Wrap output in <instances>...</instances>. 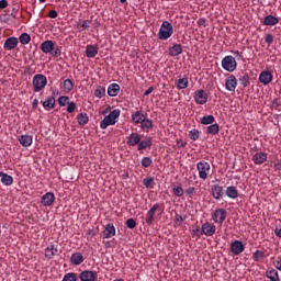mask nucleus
<instances>
[{
    "label": "nucleus",
    "instance_id": "1",
    "mask_svg": "<svg viewBox=\"0 0 281 281\" xmlns=\"http://www.w3.org/2000/svg\"><path fill=\"white\" fill-rule=\"evenodd\" d=\"M120 113H121L120 109L111 111L100 122V128H102V131H105V128H109V126H114V124H117V119L120 117Z\"/></svg>",
    "mask_w": 281,
    "mask_h": 281
},
{
    "label": "nucleus",
    "instance_id": "2",
    "mask_svg": "<svg viewBox=\"0 0 281 281\" xmlns=\"http://www.w3.org/2000/svg\"><path fill=\"white\" fill-rule=\"evenodd\" d=\"M172 34H175L172 24L168 21H164L158 32V38L160 41H168Z\"/></svg>",
    "mask_w": 281,
    "mask_h": 281
},
{
    "label": "nucleus",
    "instance_id": "3",
    "mask_svg": "<svg viewBox=\"0 0 281 281\" xmlns=\"http://www.w3.org/2000/svg\"><path fill=\"white\" fill-rule=\"evenodd\" d=\"M32 85H33V91L35 93H38L43 91L45 87H47V77L43 74H37L33 77Z\"/></svg>",
    "mask_w": 281,
    "mask_h": 281
},
{
    "label": "nucleus",
    "instance_id": "4",
    "mask_svg": "<svg viewBox=\"0 0 281 281\" xmlns=\"http://www.w3.org/2000/svg\"><path fill=\"white\" fill-rule=\"evenodd\" d=\"M222 67L225 71H236L238 63H236V58H234V56L228 55L222 59Z\"/></svg>",
    "mask_w": 281,
    "mask_h": 281
},
{
    "label": "nucleus",
    "instance_id": "5",
    "mask_svg": "<svg viewBox=\"0 0 281 281\" xmlns=\"http://www.w3.org/2000/svg\"><path fill=\"white\" fill-rule=\"evenodd\" d=\"M196 170L199 172L200 179L205 181V179H207V175L211 170L210 164L207 161H199L196 164Z\"/></svg>",
    "mask_w": 281,
    "mask_h": 281
},
{
    "label": "nucleus",
    "instance_id": "6",
    "mask_svg": "<svg viewBox=\"0 0 281 281\" xmlns=\"http://www.w3.org/2000/svg\"><path fill=\"white\" fill-rule=\"evenodd\" d=\"M212 218L217 225H223L227 218V211L225 209H217L213 212Z\"/></svg>",
    "mask_w": 281,
    "mask_h": 281
},
{
    "label": "nucleus",
    "instance_id": "7",
    "mask_svg": "<svg viewBox=\"0 0 281 281\" xmlns=\"http://www.w3.org/2000/svg\"><path fill=\"white\" fill-rule=\"evenodd\" d=\"M80 281H95L98 280V272L93 270H83L79 273Z\"/></svg>",
    "mask_w": 281,
    "mask_h": 281
},
{
    "label": "nucleus",
    "instance_id": "8",
    "mask_svg": "<svg viewBox=\"0 0 281 281\" xmlns=\"http://www.w3.org/2000/svg\"><path fill=\"white\" fill-rule=\"evenodd\" d=\"M211 192H212L213 199H215L216 201H221V199L225 196V190L221 184H213L211 187Z\"/></svg>",
    "mask_w": 281,
    "mask_h": 281
},
{
    "label": "nucleus",
    "instance_id": "9",
    "mask_svg": "<svg viewBox=\"0 0 281 281\" xmlns=\"http://www.w3.org/2000/svg\"><path fill=\"white\" fill-rule=\"evenodd\" d=\"M231 251L234 256H240L245 251V244L240 240H235L231 244Z\"/></svg>",
    "mask_w": 281,
    "mask_h": 281
},
{
    "label": "nucleus",
    "instance_id": "10",
    "mask_svg": "<svg viewBox=\"0 0 281 281\" xmlns=\"http://www.w3.org/2000/svg\"><path fill=\"white\" fill-rule=\"evenodd\" d=\"M236 87H238V79H236V76L229 75L225 80L226 91H236Z\"/></svg>",
    "mask_w": 281,
    "mask_h": 281
},
{
    "label": "nucleus",
    "instance_id": "11",
    "mask_svg": "<svg viewBox=\"0 0 281 281\" xmlns=\"http://www.w3.org/2000/svg\"><path fill=\"white\" fill-rule=\"evenodd\" d=\"M54 201H56V195H54L53 192L45 193L41 199V203L44 205V207L54 205Z\"/></svg>",
    "mask_w": 281,
    "mask_h": 281
},
{
    "label": "nucleus",
    "instance_id": "12",
    "mask_svg": "<svg viewBox=\"0 0 281 281\" xmlns=\"http://www.w3.org/2000/svg\"><path fill=\"white\" fill-rule=\"evenodd\" d=\"M146 117H148V113L144 112L143 110H137L136 112L132 113L133 124H140Z\"/></svg>",
    "mask_w": 281,
    "mask_h": 281
},
{
    "label": "nucleus",
    "instance_id": "13",
    "mask_svg": "<svg viewBox=\"0 0 281 281\" xmlns=\"http://www.w3.org/2000/svg\"><path fill=\"white\" fill-rule=\"evenodd\" d=\"M202 234L204 236H213L216 234V226L210 222H205L202 225Z\"/></svg>",
    "mask_w": 281,
    "mask_h": 281
},
{
    "label": "nucleus",
    "instance_id": "14",
    "mask_svg": "<svg viewBox=\"0 0 281 281\" xmlns=\"http://www.w3.org/2000/svg\"><path fill=\"white\" fill-rule=\"evenodd\" d=\"M194 100L196 104H206L207 103V93L205 90H198L194 93Z\"/></svg>",
    "mask_w": 281,
    "mask_h": 281
},
{
    "label": "nucleus",
    "instance_id": "15",
    "mask_svg": "<svg viewBox=\"0 0 281 281\" xmlns=\"http://www.w3.org/2000/svg\"><path fill=\"white\" fill-rule=\"evenodd\" d=\"M55 45H56V42L52 40H47L41 44V49L44 54H52V52H54Z\"/></svg>",
    "mask_w": 281,
    "mask_h": 281
},
{
    "label": "nucleus",
    "instance_id": "16",
    "mask_svg": "<svg viewBox=\"0 0 281 281\" xmlns=\"http://www.w3.org/2000/svg\"><path fill=\"white\" fill-rule=\"evenodd\" d=\"M273 80V75L270 71H261L259 75V82H261V85H270V82H272Z\"/></svg>",
    "mask_w": 281,
    "mask_h": 281
},
{
    "label": "nucleus",
    "instance_id": "17",
    "mask_svg": "<svg viewBox=\"0 0 281 281\" xmlns=\"http://www.w3.org/2000/svg\"><path fill=\"white\" fill-rule=\"evenodd\" d=\"M139 142H142V135L138 133H132L127 136V146H139Z\"/></svg>",
    "mask_w": 281,
    "mask_h": 281
},
{
    "label": "nucleus",
    "instance_id": "18",
    "mask_svg": "<svg viewBox=\"0 0 281 281\" xmlns=\"http://www.w3.org/2000/svg\"><path fill=\"white\" fill-rule=\"evenodd\" d=\"M155 123L153 120L148 119V116L140 123L139 128L140 131H144L145 133H149L151 128H154Z\"/></svg>",
    "mask_w": 281,
    "mask_h": 281
},
{
    "label": "nucleus",
    "instance_id": "19",
    "mask_svg": "<svg viewBox=\"0 0 281 281\" xmlns=\"http://www.w3.org/2000/svg\"><path fill=\"white\" fill-rule=\"evenodd\" d=\"M19 45V38L16 37H9L5 40L3 48L8 50L14 49Z\"/></svg>",
    "mask_w": 281,
    "mask_h": 281
},
{
    "label": "nucleus",
    "instance_id": "20",
    "mask_svg": "<svg viewBox=\"0 0 281 281\" xmlns=\"http://www.w3.org/2000/svg\"><path fill=\"white\" fill-rule=\"evenodd\" d=\"M71 265H75V267H78L85 262V256L81 255V252H74L70 257Z\"/></svg>",
    "mask_w": 281,
    "mask_h": 281
},
{
    "label": "nucleus",
    "instance_id": "21",
    "mask_svg": "<svg viewBox=\"0 0 281 281\" xmlns=\"http://www.w3.org/2000/svg\"><path fill=\"white\" fill-rule=\"evenodd\" d=\"M266 278H268L270 281H280V274L278 273V270L273 268H269L266 271Z\"/></svg>",
    "mask_w": 281,
    "mask_h": 281
},
{
    "label": "nucleus",
    "instance_id": "22",
    "mask_svg": "<svg viewBox=\"0 0 281 281\" xmlns=\"http://www.w3.org/2000/svg\"><path fill=\"white\" fill-rule=\"evenodd\" d=\"M0 178H1V183L3 186H12L14 183V178H12V176L3 172V171H0Z\"/></svg>",
    "mask_w": 281,
    "mask_h": 281
},
{
    "label": "nucleus",
    "instance_id": "23",
    "mask_svg": "<svg viewBox=\"0 0 281 281\" xmlns=\"http://www.w3.org/2000/svg\"><path fill=\"white\" fill-rule=\"evenodd\" d=\"M252 161H255V164H257L258 166L265 164L267 161V153H257L254 155L252 157Z\"/></svg>",
    "mask_w": 281,
    "mask_h": 281
},
{
    "label": "nucleus",
    "instance_id": "24",
    "mask_svg": "<svg viewBox=\"0 0 281 281\" xmlns=\"http://www.w3.org/2000/svg\"><path fill=\"white\" fill-rule=\"evenodd\" d=\"M86 56L87 58H95L98 56V46L94 45H87L86 46Z\"/></svg>",
    "mask_w": 281,
    "mask_h": 281
},
{
    "label": "nucleus",
    "instance_id": "25",
    "mask_svg": "<svg viewBox=\"0 0 281 281\" xmlns=\"http://www.w3.org/2000/svg\"><path fill=\"white\" fill-rule=\"evenodd\" d=\"M183 53V46L181 44H175L173 46L169 47V56H180Z\"/></svg>",
    "mask_w": 281,
    "mask_h": 281
},
{
    "label": "nucleus",
    "instance_id": "26",
    "mask_svg": "<svg viewBox=\"0 0 281 281\" xmlns=\"http://www.w3.org/2000/svg\"><path fill=\"white\" fill-rule=\"evenodd\" d=\"M119 93H120V85L111 83L108 87V95H110V98H115L116 95H119Z\"/></svg>",
    "mask_w": 281,
    "mask_h": 281
},
{
    "label": "nucleus",
    "instance_id": "27",
    "mask_svg": "<svg viewBox=\"0 0 281 281\" xmlns=\"http://www.w3.org/2000/svg\"><path fill=\"white\" fill-rule=\"evenodd\" d=\"M103 236L104 238H113L115 236V226L113 224H106Z\"/></svg>",
    "mask_w": 281,
    "mask_h": 281
},
{
    "label": "nucleus",
    "instance_id": "28",
    "mask_svg": "<svg viewBox=\"0 0 281 281\" xmlns=\"http://www.w3.org/2000/svg\"><path fill=\"white\" fill-rule=\"evenodd\" d=\"M58 254V248H56L54 245H49L45 248V257L48 258V260H52L54 256Z\"/></svg>",
    "mask_w": 281,
    "mask_h": 281
},
{
    "label": "nucleus",
    "instance_id": "29",
    "mask_svg": "<svg viewBox=\"0 0 281 281\" xmlns=\"http://www.w3.org/2000/svg\"><path fill=\"white\" fill-rule=\"evenodd\" d=\"M19 142L21 146H24V148H27V146H32L33 138L30 135H21L19 137Z\"/></svg>",
    "mask_w": 281,
    "mask_h": 281
},
{
    "label": "nucleus",
    "instance_id": "30",
    "mask_svg": "<svg viewBox=\"0 0 281 281\" xmlns=\"http://www.w3.org/2000/svg\"><path fill=\"white\" fill-rule=\"evenodd\" d=\"M74 81L71 79H66L61 83V88L64 89L65 93H71L74 91Z\"/></svg>",
    "mask_w": 281,
    "mask_h": 281
},
{
    "label": "nucleus",
    "instance_id": "31",
    "mask_svg": "<svg viewBox=\"0 0 281 281\" xmlns=\"http://www.w3.org/2000/svg\"><path fill=\"white\" fill-rule=\"evenodd\" d=\"M226 196H228V199H238V189H236L234 186L227 187Z\"/></svg>",
    "mask_w": 281,
    "mask_h": 281
},
{
    "label": "nucleus",
    "instance_id": "32",
    "mask_svg": "<svg viewBox=\"0 0 281 281\" xmlns=\"http://www.w3.org/2000/svg\"><path fill=\"white\" fill-rule=\"evenodd\" d=\"M263 25H278V23H280V19H278L277 16L273 15H267L263 19Z\"/></svg>",
    "mask_w": 281,
    "mask_h": 281
},
{
    "label": "nucleus",
    "instance_id": "33",
    "mask_svg": "<svg viewBox=\"0 0 281 281\" xmlns=\"http://www.w3.org/2000/svg\"><path fill=\"white\" fill-rule=\"evenodd\" d=\"M153 146V138H147L145 140H139L137 150H146V148H150Z\"/></svg>",
    "mask_w": 281,
    "mask_h": 281
},
{
    "label": "nucleus",
    "instance_id": "34",
    "mask_svg": "<svg viewBox=\"0 0 281 281\" xmlns=\"http://www.w3.org/2000/svg\"><path fill=\"white\" fill-rule=\"evenodd\" d=\"M267 258V255H265V251L262 250H256L252 254V260L254 262H262Z\"/></svg>",
    "mask_w": 281,
    "mask_h": 281
},
{
    "label": "nucleus",
    "instance_id": "35",
    "mask_svg": "<svg viewBox=\"0 0 281 281\" xmlns=\"http://www.w3.org/2000/svg\"><path fill=\"white\" fill-rule=\"evenodd\" d=\"M220 131H221V126H218V123H213L206 127V133L209 135H218Z\"/></svg>",
    "mask_w": 281,
    "mask_h": 281
},
{
    "label": "nucleus",
    "instance_id": "36",
    "mask_svg": "<svg viewBox=\"0 0 281 281\" xmlns=\"http://www.w3.org/2000/svg\"><path fill=\"white\" fill-rule=\"evenodd\" d=\"M214 122H216V119L212 114L202 116L200 120V124H203L204 126H209V124H214Z\"/></svg>",
    "mask_w": 281,
    "mask_h": 281
},
{
    "label": "nucleus",
    "instance_id": "37",
    "mask_svg": "<svg viewBox=\"0 0 281 281\" xmlns=\"http://www.w3.org/2000/svg\"><path fill=\"white\" fill-rule=\"evenodd\" d=\"M56 104V99L54 97H48L44 102H43V106L44 109H46L47 111H49L50 109H54Z\"/></svg>",
    "mask_w": 281,
    "mask_h": 281
},
{
    "label": "nucleus",
    "instance_id": "38",
    "mask_svg": "<svg viewBox=\"0 0 281 281\" xmlns=\"http://www.w3.org/2000/svg\"><path fill=\"white\" fill-rule=\"evenodd\" d=\"M188 78L186 77L176 80V87L177 89H179V91H181L182 89H188Z\"/></svg>",
    "mask_w": 281,
    "mask_h": 281
},
{
    "label": "nucleus",
    "instance_id": "39",
    "mask_svg": "<svg viewBox=\"0 0 281 281\" xmlns=\"http://www.w3.org/2000/svg\"><path fill=\"white\" fill-rule=\"evenodd\" d=\"M77 121L80 126H86V124H89V115L87 113H80L77 115Z\"/></svg>",
    "mask_w": 281,
    "mask_h": 281
},
{
    "label": "nucleus",
    "instance_id": "40",
    "mask_svg": "<svg viewBox=\"0 0 281 281\" xmlns=\"http://www.w3.org/2000/svg\"><path fill=\"white\" fill-rule=\"evenodd\" d=\"M249 80H250L249 75L244 74L239 77V85H241V87L244 88H247L250 85Z\"/></svg>",
    "mask_w": 281,
    "mask_h": 281
},
{
    "label": "nucleus",
    "instance_id": "41",
    "mask_svg": "<svg viewBox=\"0 0 281 281\" xmlns=\"http://www.w3.org/2000/svg\"><path fill=\"white\" fill-rule=\"evenodd\" d=\"M77 27L78 30H80V32H83L85 30H89L91 27V20H83L82 23H77Z\"/></svg>",
    "mask_w": 281,
    "mask_h": 281
},
{
    "label": "nucleus",
    "instance_id": "42",
    "mask_svg": "<svg viewBox=\"0 0 281 281\" xmlns=\"http://www.w3.org/2000/svg\"><path fill=\"white\" fill-rule=\"evenodd\" d=\"M104 95H106V89L102 86H99L94 90V97L101 99V98H104Z\"/></svg>",
    "mask_w": 281,
    "mask_h": 281
},
{
    "label": "nucleus",
    "instance_id": "43",
    "mask_svg": "<svg viewBox=\"0 0 281 281\" xmlns=\"http://www.w3.org/2000/svg\"><path fill=\"white\" fill-rule=\"evenodd\" d=\"M19 41L21 45H27L30 41H32V37L27 33H22L19 37Z\"/></svg>",
    "mask_w": 281,
    "mask_h": 281
},
{
    "label": "nucleus",
    "instance_id": "44",
    "mask_svg": "<svg viewBox=\"0 0 281 281\" xmlns=\"http://www.w3.org/2000/svg\"><path fill=\"white\" fill-rule=\"evenodd\" d=\"M199 137H201V132H199V130L193 128L189 132V138L192 142H196V139H199Z\"/></svg>",
    "mask_w": 281,
    "mask_h": 281
},
{
    "label": "nucleus",
    "instance_id": "45",
    "mask_svg": "<svg viewBox=\"0 0 281 281\" xmlns=\"http://www.w3.org/2000/svg\"><path fill=\"white\" fill-rule=\"evenodd\" d=\"M143 184L145 186V188H155V178L153 177H147L143 180Z\"/></svg>",
    "mask_w": 281,
    "mask_h": 281
},
{
    "label": "nucleus",
    "instance_id": "46",
    "mask_svg": "<svg viewBox=\"0 0 281 281\" xmlns=\"http://www.w3.org/2000/svg\"><path fill=\"white\" fill-rule=\"evenodd\" d=\"M61 281H78V276L76 272H68L64 276Z\"/></svg>",
    "mask_w": 281,
    "mask_h": 281
},
{
    "label": "nucleus",
    "instance_id": "47",
    "mask_svg": "<svg viewBox=\"0 0 281 281\" xmlns=\"http://www.w3.org/2000/svg\"><path fill=\"white\" fill-rule=\"evenodd\" d=\"M140 166L143 168H150L153 166V158L150 157H144L142 160H140Z\"/></svg>",
    "mask_w": 281,
    "mask_h": 281
},
{
    "label": "nucleus",
    "instance_id": "48",
    "mask_svg": "<svg viewBox=\"0 0 281 281\" xmlns=\"http://www.w3.org/2000/svg\"><path fill=\"white\" fill-rule=\"evenodd\" d=\"M172 192L175 194V196H183V188L181 186H176L172 189Z\"/></svg>",
    "mask_w": 281,
    "mask_h": 281
},
{
    "label": "nucleus",
    "instance_id": "49",
    "mask_svg": "<svg viewBox=\"0 0 281 281\" xmlns=\"http://www.w3.org/2000/svg\"><path fill=\"white\" fill-rule=\"evenodd\" d=\"M68 103H69V97L63 95L58 98L59 106H67Z\"/></svg>",
    "mask_w": 281,
    "mask_h": 281
},
{
    "label": "nucleus",
    "instance_id": "50",
    "mask_svg": "<svg viewBox=\"0 0 281 281\" xmlns=\"http://www.w3.org/2000/svg\"><path fill=\"white\" fill-rule=\"evenodd\" d=\"M153 221H155V213H150V211H148L145 222L147 223V225H153Z\"/></svg>",
    "mask_w": 281,
    "mask_h": 281
},
{
    "label": "nucleus",
    "instance_id": "51",
    "mask_svg": "<svg viewBox=\"0 0 281 281\" xmlns=\"http://www.w3.org/2000/svg\"><path fill=\"white\" fill-rule=\"evenodd\" d=\"M126 227H128V229H135V227H137V222H135L134 218H128L125 222Z\"/></svg>",
    "mask_w": 281,
    "mask_h": 281
},
{
    "label": "nucleus",
    "instance_id": "52",
    "mask_svg": "<svg viewBox=\"0 0 281 281\" xmlns=\"http://www.w3.org/2000/svg\"><path fill=\"white\" fill-rule=\"evenodd\" d=\"M193 236H196V238H201L203 236V227L196 226L193 231Z\"/></svg>",
    "mask_w": 281,
    "mask_h": 281
},
{
    "label": "nucleus",
    "instance_id": "53",
    "mask_svg": "<svg viewBox=\"0 0 281 281\" xmlns=\"http://www.w3.org/2000/svg\"><path fill=\"white\" fill-rule=\"evenodd\" d=\"M196 192V188L194 187H189L188 189H186V194L187 196H189V199H192V196H194Z\"/></svg>",
    "mask_w": 281,
    "mask_h": 281
},
{
    "label": "nucleus",
    "instance_id": "54",
    "mask_svg": "<svg viewBox=\"0 0 281 281\" xmlns=\"http://www.w3.org/2000/svg\"><path fill=\"white\" fill-rule=\"evenodd\" d=\"M76 111V102L71 101L67 105V113H74Z\"/></svg>",
    "mask_w": 281,
    "mask_h": 281
},
{
    "label": "nucleus",
    "instance_id": "55",
    "mask_svg": "<svg viewBox=\"0 0 281 281\" xmlns=\"http://www.w3.org/2000/svg\"><path fill=\"white\" fill-rule=\"evenodd\" d=\"M63 54V52L60 50V47H54L53 52H52V56H54L55 58H58V56H60Z\"/></svg>",
    "mask_w": 281,
    "mask_h": 281
},
{
    "label": "nucleus",
    "instance_id": "56",
    "mask_svg": "<svg viewBox=\"0 0 281 281\" xmlns=\"http://www.w3.org/2000/svg\"><path fill=\"white\" fill-rule=\"evenodd\" d=\"M199 27H207V20L205 18H200L198 20Z\"/></svg>",
    "mask_w": 281,
    "mask_h": 281
},
{
    "label": "nucleus",
    "instance_id": "57",
    "mask_svg": "<svg viewBox=\"0 0 281 281\" xmlns=\"http://www.w3.org/2000/svg\"><path fill=\"white\" fill-rule=\"evenodd\" d=\"M265 41L267 43V45H273V35H271L270 33H268L265 37Z\"/></svg>",
    "mask_w": 281,
    "mask_h": 281
},
{
    "label": "nucleus",
    "instance_id": "58",
    "mask_svg": "<svg viewBox=\"0 0 281 281\" xmlns=\"http://www.w3.org/2000/svg\"><path fill=\"white\" fill-rule=\"evenodd\" d=\"M272 265H273V267H276V269H278V271H281V258L280 257H278V259L274 260L272 262Z\"/></svg>",
    "mask_w": 281,
    "mask_h": 281
},
{
    "label": "nucleus",
    "instance_id": "59",
    "mask_svg": "<svg viewBox=\"0 0 281 281\" xmlns=\"http://www.w3.org/2000/svg\"><path fill=\"white\" fill-rule=\"evenodd\" d=\"M183 221H186V217H182L181 215L176 214L175 223H179L181 225V223H183Z\"/></svg>",
    "mask_w": 281,
    "mask_h": 281
},
{
    "label": "nucleus",
    "instance_id": "60",
    "mask_svg": "<svg viewBox=\"0 0 281 281\" xmlns=\"http://www.w3.org/2000/svg\"><path fill=\"white\" fill-rule=\"evenodd\" d=\"M49 19H58V11L50 10L48 13Z\"/></svg>",
    "mask_w": 281,
    "mask_h": 281
},
{
    "label": "nucleus",
    "instance_id": "61",
    "mask_svg": "<svg viewBox=\"0 0 281 281\" xmlns=\"http://www.w3.org/2000/svg\"><path fill=\"white\" fill-rule=\"evenodd\" d=\"M272 106H273V109H278L279 106H281L280 99H274L272 101Z\"/></svg>",
    "mask_w": 281,
    "mask_h": 281
},
{
    "label": "nucleus",
    "instance_id": "62",
    "mask_svg": "<svg viewBox=\"0 0 281 281\" xmlns=\"http://www.w3.org/2000/svg\"><path fill=\"white\" fill-rule=\"evenodd\" d=\"M8 8V0H0V10H5Z\"/></svg>",
    "mask_w": 281,
    "mask_h": 281
},
{
    "label": "nucleus",
    "instance_id": "63",
    "mask_svg": "<svg viewBox=\"0 0 281 281\" xmlns=\"http://www.w3.org/2000/svg\"><path fill=\"white\" fill-rule=\"evenodd\" d=\"M157 210H159V204H154L153 207L148 211L151 214H155V212H157Z\"/></svg>",
    "mask_w": 281,
    "mask_h": 281
},
{
    "label": "nucleus",
    "instance_id": "64",
    "mask_svg": "<svg viewBox=\"0 0 281 281\" xmlns=\"http://www.w3.org/2000/svg\"><path fill=\"white\" fill-rule=\"evenodd\" d=\"M274 234L278 238H281V228H276Z\"/></svg>",
    "mask_w": 281,
    "mask_h": 281
}]
</instances>
